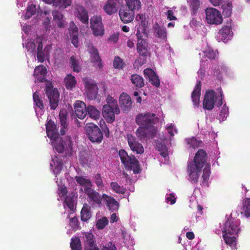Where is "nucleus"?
I'll return each mask as SVG.
<instances>
[{
  "mask_svg": "<svg viewBox=\"0 0 250 250\" xmlns=\"http://www.w3.org/2000/svg\"><path fill=\"white\" fill-rule=\"evenodd\" d=\"M207 161V154L206 152L200 149L195 154L193 161L188 163V173L191 182L196 183L201 174L203 167L205 166L203 169L202 175L203 183L207 184L210 175V165L208 164L206 165Z\"/></svg>",
  "mask_w": 250,
  "mask_h": 250,
  "instance_id": "obj_1",
  "label": "nucleus"
},
{
  "mask_svg": "<svg viewBox=\"0 0 250 250\" xmlns=\"http://www.w3.org/2000/svg\"><path fill=\"white\" fill-rule=\"evenodd\" d=\"M158 121L156 114L147 112L138 114L135 118V122L139 126L146 127L149 130L151 138H154L157 132V128L155 125Z\"/></svg>",
  "mask_w": 250,
  "mask_h": 250,
  "instance_id": "obj_2",
  "label": "nucleus"
},
{
  "mask_svg": "<svg viewBox=\"0 0 250 250\" xmlns=\"http://www.w3.org/2000/svg\"><path fill=\"white\" fill-rule=\"evenodd\" d=\"M223 92L221 89L219 91L218 96L214 90H208L205 94L203 101V107L204 109L211 110L214 107V104L216 102L218 107L223 104Z\"/></svg>",
  "mask_w": 250,
  "mask_h": 250,
  "instance_id": "obj_3",
  "label": "nucleus"
},
{
  "mask_svg": "<svg viewBox=\"0 0 250 250\" xmlns=\"http://www.w3.org/2000/svg\"><path fill=\"white\" fill-rule=\"evenodd\" d=\"M119 155L122 163L126 169H132L135 174L141 172L139 162L134 155H128L127 152L123 149L119 150Z\"/></svg>",
  "mask_w": 250,
  "mask_h": 250,
  "instance_id": "obj_4",
  "label": "nucleus"
},
{
  "mask_svg": "<svg viewBox=\"0 0 250 250\" xmlns=\"http://www.w3.org/2000/svg\"><path fill=\"white\" fill-rule=\"evenodd\" d=\"M86 134L92 143L99 144L103 139V134L100 128L93 123H87L85 126Z\"/></svg>",
  "mask_w": 250,
  "mask_h": 250,
  "instance_id": "obj_5",
  "label": "nucleus"
},
{
  "mask_svg": "<svg viewBox=\"0 0 250 250\" xmlns=\"http://www.w3.org/2000/svg\"><path fill=\"white\" fill-rule=\"evenodd\" d=\"M52 140V144L53 147L59 153L65 151L66 153L71 151L72 149V142L69 137H67L63 140L60 135Z\"/></svg>",
  "mask_w": 250,
  "mask_h": 250,
  "instance_id": "obj_6",
  "label": "nucleus"
},
{
  "mask_svg": "<svg viewBox=\"0 0 250 250\" xmlns=\"http://www.w3.org/2000/svg\"><path fill=\"white\" fill-rule=\"evenodd\" d=\"M45 94L49 101L50 109L55 110L58 107L60 101V93L56 88L51 83H48L45 87Z\"/></svg>",
  "mask_w": 250,
  "mask_h": 250,
  "instance_id": "obj_7",
  "label": "nucleus"
},
{
  "mask_svg": "<svg viewBox=\"0 0 250 250\" xmlns=\"http://www.w3.org/2000/svg\"><path fill=\"white\" fill-rule=\"evenodd\" d=\"M90 28L95 36H102L104 35V29L101 16L96 15L91 17L90 19Z\"/></svg>",
  "mask_w": 250,
  "mask_h": 250,
  "instance_id": "obj_8",
  "label": "nucleus"
},
{
  "mask_svg": "<svg viewBox=\"0 0 250 250\" xmlns=\"http://www.w3.org/2000/svg\"><path fill=\"white\" fill-rule=\"evenodd\" d=\"M206 20L209 24H219L223 19L219 11L213 8H207L206 9Z\"/></svg>",
  "mask_w": 250,
  "mask_h": 250,
  "instance_id": "obj_9",
  "label": "nucleus"
},
{
  "mask_svg": "<svg viewBox=\"0 0 250 250\" xmlns=\"http://www.w3.org/2000/svg\"><path fill=\"white\" fill-rule=\"evenodd\" d=\"M238 230V226L235 219L230 218H228L224 224L222 232L223 234L234 235L237 233Z\"/></svg>",
  "mask_w": 250,
  "mask_h": 250,
  "instance_id": "obj_10",
  "label": "nucleus"
},
{
  "mask_svg": "<svg viewBox=\"0 0 250 250\" xmlns=\"http://www.w3.org/2000/svg\"><path fill=\"white\" fill-rule=\"evenodd\" d=\"M120 113V109L119 108V111H116L115 107L113 108L109 105H104L102 108V114L103 117L108 123L111 124L115 119V114L119 115Z\"/></svg>",
  "mask_w": 250,
  "mask_h": 250,
  "instance_id": "obj_11",
  "label": "nucleus"
},
{
  "mask_svg": "<svg viewBox=\"0 0 250 250\" xmlns=\"http://www.w3.org/2000/svg\"><path fill=\"white\" fill-rule=\"evenodd\" d=\"M127 140L128 146L132 151L137 154H141L144 153V149L142 144L138 142L135 136L128 134L127 135Z\"/></svg>",
  "mask_w": 250,
  "mask_h": 250,
  "instance_id": "obj_12",
  "label": "nucleus"
},
{
  "mask_svg": "<svg viewBox=\"0 0 250 250\" xmlns=\"http://www.w3.org/2000/svg\"><path fill=\"white\" fill-rule=\"evenodd\" d=\"M85 87L86 90V94L88 98L93 100L96 98L98 94V86L91 80L85 78L83 80Z\"/></svg>",
  "mask_w": 250,
  "mask_h": 250,
  "instance_id": "obj_13",
  "label": "nucleus"
},
{
  "mask_svg": "<svg viewBox=\"0 0 250 250\" xmlns=\"http://www.w3.org/2000/svg\"><path fill=\"white\" fill-rule=\"evenodd\" d=\"M137 35L138 37L137 50L139 55L141 56L144 58V60L142 62V63L143 64L145 63L146 58L148 54L147 49L148 44L145 40L141 38L139 36L138 32H137Z\"/></svg>",
  "mask_w": 250,
  "mask_h": 250,
  "instance_id": "obj_14",
  "label": "nucleus"
},
{
  "mask_svg": "<svg viewBox=\"0 0 250 250\" xmlns=\"http://www.w3.org/2000/svg\"><path fill=\"white\" fill-rule=\"evenodd\" d=\"M119 103L122 110L124 112H128L132 107L131 97L125 93H123L120 95Z\"/></svg>",
  "mask_w": 250,
  "mask_h": 250,
  "instance_id": "obj_15",
  "label": "nucleus"
},
{
  "mask_svg": "<svg viewBox=\"0 0 250 250\" xmlns=\"http://www.w3.org/2000/svg\"><path fill=\"white\" fill-rule=\"evenodd\" d=\"M84 190L85 193L91 201L98 205H100L102 204L101 197L98 192L94 190L91 187H85Z\"/></svg>",
  "mask_w": 250,
  "mask_h": 250,
  "instance_id": "obj_16",
  "label": "nucleus"
},
{
  "mask_svg": "<svg viewBox=\"0 0 250 250\" xmlns=\"http://www.w3.org/2000/svg\"><path fill=\"white\" fill-rule=\"evenodd\" d=\"M75 112L80 119H83L87 115V107L85 104L81 101H77L74 104Z\"/></svg>",
  "mask_w": 250,
  "mask_h": 250,
  "instance_id": "obj_17",
  "label": "nucleus"
},
{
  "mask_svg": "<svg viewBox=\"0 0 250 250\" xmlns=\"http://www.w3.org/2000/svg\"><path fill=\"white\" fill-rule=\"evenodd\" d=\"M45 125L47 136L50 139H54L59 136L57 126L53 121L50 120Z\"/></svg>",
  "mask_w": 250,
  "mask_h": 250,
  "instance_id": "obj_18",
  "label": "nucleus"
},
{
  "mask_svg": "<svg viewBox=\"0 0 250 250\" xmlns=\"http://www.w3.org/2000/svg\"><path fill=\"white\" fill-rule=\"evenodd\" d=\"M47 70L43 65H39L37 66L34 72V75L35 77V82H43L46 81V75Z\"/></svg>",
  "mask_w": 250,
  "mask_h": 250,
  "instance_id": "obj_19",
  "label": "nucleus"
},
{
  "mask_svg": "<svg viewBox=\"0 0 250 250\" xmlns=\"http://www.w3.org/2000/svg\"><path fill=\"white\" fill-rule=\"evenodd\" d=\"M102 199L106 202V206L110 210L113 211L118 209L119 204L113 197L103 194Z\"/></svg>",
  "mask_w": 250,
  "mask_h": 250,
  "instance_id": "obj_20",
  "label": "nucleus"
},
{
  "mask_svg": "<svg viewBox=\"0 0 250 250\" xmlns=\"http://www.w3.org/2000/svg\"><path fill=\"white\" fill-rule=\"evenodd\" d=\"M201 82L199 81L195 86L194 89L191 93V98L193 104L195 106H198L200 103L201 96Z\"/></svg>",
  "mask_w": 250,
  "mask_h": 250,
  "instance_id": "obj_21",
  "label": "nucleus"
},
{
  "mask_svg": "<svg viewBox=\"0 0 250 250\" xmlns=\"http://www.w3.org/2000/svg\"><path fill=\"white\" fill-rule=\"evenodd\" d=\"M84 248L97 247L95 244L94 235L90 232H84L83 236Z\"/></svg>",
  "mask_w": 250,
  "mask_h": 250,
  "instance_id": "obj_22",
  "label": "nucleus"
},
{
  "mask_svg": "<svg viewBox=\"0 0 250 250\" xmlns=\"http://www.w3.org/2000/svg\"><path fill=\"white\" fill-rule=\"evenodd\" d=\"M67 112L65 110L60 111L59 115L62 126V128L60 130V133L62 135H64L67 130Z\"/></svg>",
  "mask_w": 250,
  "mask_h": 250,
  "instance_id": "obj_23",
  "label": "nucleus"
},
{
  "mask_svg": "<svg viewBox=\"0 0 250 250\" xmlns=\"http://www.w3.org/2000/svg\"><path fill=\"white\" fill-rule=\"evenodd\" d=\"M76 9L78 12L77 17L78 19L83 23L88 24L89 18L88 12L86 9L81 5H77Z\"/></svg>",
  "mask_w": 250,
  "mask_h": 250,
  "instance_id": "obj_24",
  "label": "nucleus"
},
{
  "mask_svg": "<svg viewBox=\"0 0 250 250\" xmlns=\"http://www.w3.org/2000/svg\"><path fill=\"white\" fill-rule=\"evenodd\" d=\"M128 10H120L119 16L121 21L125 23L131 22L134 18L133 12H130Z\"/></svg>",
  "mask_w": 250,
  "mask_h": 250,
  "instance_id": "obj_25",
  "label": "nucleus"
},
{
  "mask_svg": "<svg viewBox=\"0 0 250 250\" xmlns=\"http://www.w3.org/2000/svg\"><path fill=\"white\" fill-rule=\"evenodd\" d=\"M49 4H53V6L59 8H65L71 4V0H44Z\"/></svg>",
  "mask_w": 250,
  "mask_h": 250,
  "instance_id": "obj_26",
  "label": "nucleus"
},
{
  "mask_svg": "<svg viewBox=\"0 0 250 250\" xmlns=\"http://www.w3.org/2000/svg\"><path fill=\"white\" fill-rule=\"evenodd\" d=\"M91 216V207L87 204H83L81 211V220L83 222H86L88 220Z\"/></svg>",
  "mask_w": 250,
  "mask_h": 250,
  "instance_id": "obj_27",
  "label": "nucleus"
},
{
  "mask_svg": "<svg viewBox=\"0 0 250 250\" xmlns=\"http://www.w3.org/2000/svg\"><path fill=\"white\" fill-rule=\"evenodd\" d=\"M65 86L67 90H72L76 86L77 81L74 76L67 74L64 79Z\"/></svg>",
  "mask_w": 250,
  "mask_h": 250,
  "instance_id": "obj_28",
  "label": "nucleus"
},
{
  "mask_svg": "<svg viewBox=\"0 0 250 250\" xmlns=\"http://www.w3.org/2000/svg\"><path fill=\"white\" fill-rule=\"evenodd\" d=\"M89 51L90 53L92 55V62H97V67L99 68H101L103 67V64L102 60L99 56L98 50L92 46L91 48H89Z\"/></svg>",
  "mask_w": 250,
  "mask_h": 250,
  "instance_id": "obj_29",
  "label": "nucleus"
},
{
  "mask_svg": "<svg viewBox=\"0 0 250 250\" xmlns=\"http://www.w3.org/2000/svg\"><path fill=\"white\" fill-rule=\"evenodd\" d=\"M132 83L137 88H140L144 86V79L139 75L132 74L130 76Z\"/></svg>",
  "mask_w": 250,
  "mask_h": 250,
  "instance_id": "obj_30",
  "label": "nucleus"
},
{
  "mask_svg": "<svg viewBox=\"0 0 250 250\" xmlns=\"http://www.w3.org/2000/svg\"><path fill=\"white\" fill-rule=\"evenodd\" d=\"M136 134L137 137L141 140H145L148 137V136L151 137L149 130L143 126L139 127L136 130Z\"/></svg>",
  "mask_w": 250,
  "mask_h": 250,
  "instance_id": "obj_31",
  "label": "nucleus"
},
{
  "mask_svg": "<svg viewBox=\"0 0 250 250\" xmlns=\"http://www.w3.org/2000/svg\"><path fill=\"white\" fill-rule=\"evenodd\" d=\"M155 144L156 148L160 152V155L164 158L168 157V151L166 145L159 141H156Z\"/></svg>",
  "mask_w": 250,
  "mask_h": 250,
  "instance_id": "obj_32",
  "label": "nucleus"
},
{
  "mask_svg": "<svg viewBox=\"0 0 250 250\" xmlns=\"http://www.w3.org/2000/svg\"><path fill=\"white\" fill-rule=\"evenodd\" d=\"M128 9L132 11L139 10L141 7V3L140 0H125Z\"/></svg>",
  "mask_w": 250,
  "mask_h": 250,
  "instance_id": "obj_33",
  "label": "nucleus"
},
{
  "mask_svg": "<svg viewBox=\"0 0 250 250\" xmlns=\"http://www.w3.org/2000/svg\"><path fill=\"white\" fill-rule=\"evenodd\" d=\"M94 120H97L100 117V112L94 106L88 105L87 107V114Z\"/></svg>",
  "mask_w": 250,
  "mask_h": 250,
  "instance_id": "obj_34",
  "label": "nucleus"
},
{
  "mask_svg": "<svg viewBox=\"0 0 250 250\" xmlns=\"http://www.w3.org/2000/svg\"><path fill=\"white\" fill-rule=\"evenodd\" d=\"M154 31L158 38L163 40L166 39L167 32L166 28L160 26L158 24H155L154 26Z\"/></svg>",
  "mask_w": 250,
  "mask_h": 250,
  "instance_id": "obj_35",
  "label": "nucleus"
},
{
  "mask_svg": "<svg viewBox=\"0 0 250 250\" xmlns=\"http://www.w3.org/2000/svg\"><path fill=\"white\" fill-rule=\"evenodd\" d=\"M218 34L221 37V39L225 40L229 36H232V32L231 31L230 25H226L223 27L219 31Z\"/></svg>",
  "mask_w": 250,
  "mask_h": 250,
  "instance_id": "obj_36",
  "label": "nucleus"
},
{
  "mask_svg": "<svg viewBox=\"0 0 250 250\" xmlns=\"http://www.w3.org/2000/svg\"><path fill=\"white\" fill-rule=\"evenodd\" d=\"M33 99L34 105L37 106L39 109L42 110L44 109V105L42 98L40 95V93L38 91H36L33 93Z\"/></svg>",
  "mask_w": 250,
  "mask_h": 250,
  "instance_id": "obj_37",
  "label": "nucleus"
},
{
  "mask_svg": "<svg viewBox=\"0 0 250 250\" xmlns=\"http://www.w3.org/2000/svg\"><path fill=\"white\" fill-rule=\"evenodd\" d=\"M185 142L187 144V147L188 148L194 149L197 148L199 146L200 143V141L198 140L194 137L186 139Z\"/></svg>",
  "mask_w": 250,
  "mask_h": 250,
  "instance_id": "obj_38",
  "label": "nucleus"
},
{
  "mask_svg": "<svg viewBox=\"0 0 250 250\" xmlns=\"http://www.w3.org/2000/svg\"><path fill=\"white\" fill-rule=\"evenodd\" d=\"M70 246L72 250H82L81 241L79 237L71 238Z\"/></svg>",
  "mask_w": 250,
  "mask_h": 250,
  "instance_id": "obj_39",
  "label": "nucleus"
},
{
  "mask_svg": "<svg viewBox=\"0 0 250 250\" xmlns=\"http://www.w3.org/2000/svg\"><path fill=\"white\" fill-rule=\"evenodd\" d=\"M241 214H244L246 217L250 216V198H246L243 203Z\"/></svg>",
  "mask_w": 250,
  "mask_h": 250,
  "instance_id": "obj_40",
  "label": "nucleus"
},
{
  "mask_svg": "<svg viewBox=\"0 0 250 250\" xmlns=\"http://www.w3.org/2000/svg\"><path fill=\"white\" fill-rule=\"evenodd\" d=\"M36 6L33 4L29 5L26 9V13L25 14V19H29L32 16L35 15L37 13Z\"/></svg>",
  "mask_w": 250,
  "mask_h": 250,
  "instance_id": "obj_41",
  "label": "nucleus"
},
{
  "mask_svg": "<svg viewBox=\"0 0 250 250\" xmlns=\"http://www.w3.org/2000/svg\"><path fill=\"white\" fill-rule=\"evenodd\" d=\"M103 9L104 12L108 15H111L116 13L118 11V7L111 5L107 1L104 6Z\"/></svg>",
  "mask_w": 250,
  "mask_h": 250,
  "instance_id": "obj_42",
  "label": "nucleus"
},
{
  "mask_svg": "<svg viewBox=\"0 0 250 250\" xmlns=\"http://www.w3.org/2000/svg\"><path fill=\"white\" fill-rule=\"evenodd\" d=\"M110 186L112 189L117 193L124 194L126 192V188L123 186H120L117 182H112Z\"/></svg>",
  "mask_w": 250,
  "mask_h": 250,
  "instance_id": "obj_43",
  "label": "nucleus"
},
{
  "mask_svg": "<svg viewBox=\"0 0 250 250\" xmlns=\"http://www.w3.org/2000/svg\"><path fill=\"white\" fill-rule=\"evenodd\" d=\"M75 179L77 183L81 186H84V187H91L92 186L91 181L88 179H86L83 176H76Z\"/></svg>",
  "mask_w": 250,
  "mask_h": 250,
  "instance_id": "obj_44",
  "label": "nucleus"
},
{
  "mask_svg": "<svg viewBox=\"0 0 250 250\" xmlns=\"http://www.w3.org/2000/svg\"><path fill=\"white\" fill-rule=\"evenodd\" d=\"M70 64L71 68L73 69V71L77 73L81 71V68L79 65V62L74 56L71 57Z\"/></svg>",
  "mask_w": 250,
  "mask_h": 250,
  "instance_id": "obj_45",
  "label": "nucleus"
},
{
  "mask_svg": "<svg viewBox=\"0 0 250 250\" xmlns=\"http://www.w3.org/2000/svg\"><path fill=\"white\" fill-rule=\"evenodd\" d=\"M136 20L139 21L144 29L146 27L148 22L145 14H138L136 16Z\"/></svg>",
  "mask_w": 250,
  "mask_h": 250,
  "instance_id": "obj_46",
  "label": "nucleus"
},
{
  "mask_svg": "<svg viewBox=\"0 0 250 250\" xmlns=\"http://www.w3.org/2000/svg\"><path fill=\"white\" fill-rule=\"evenodd\" d=\"M107 104L105 105H109L110 107L113 108L115 107L116 111H119V106L117 103V101L112 97L108 95L106 98Z\"/></svg>",
  "mask_w": 250,
  "mask_h": 250,
  "instance_id": "obj_47",
  "label": "nucleus"
},
{
  "mask_svg": "<svg viewBox=\"0 0 250 250\" xmlns=\"http://www.w3.org/2000/svg\"><path fill=\"white\" fill-rule=\"evenodd\" d=\"M223 9V14L227 17H229L231 16L232 11V5L230 3L224 4L222 6Z\"/></svg>",
  "mask_w": 250,
  "mask_h": 250,
  "instance_id": "obj_48",
  "label": "nucleus"
},
{
  "mask_svg": "<svg viewBox=\"0 0 250 250\" xmlns=\"http://www.w3.org/2000/svg\"><path fill=\"white\" fill-rule=\"evenodd\" d=\"M113 66L115 68L123 69L125 66V62L119 57H116L113 61Z\"/></svg>",
  "mask_w": 250,
  "mask_h": 250,
  "instance_id": "obj_49",
  "label": "nucleus"
},
{
  "mask_svg": "<svg viewBox=\"0 0 250 250\" xmlns=\"http://www.w3.org/2000/svg\"><path fill=\"white\" fill-rule=\"evenodd\" d=\"M229 234H223V237L225 243L229 245L230 246H232L235 242L236 237L234 235H229Z\"/></svg>",
  "mask_w": 250,
  "mask_h": 250,
  "instance_id": "obj_50",
  "label": "nucleus"
},
{
  "mask_svg": "<svg viewBox=\"0 0 250 250\" xmlns=\"http://www.w3.org/2000/svg\"><path fill=\"white\" fill-rule=\"evenodd\" d=\"M69 225L73 230H76L79 229V221L76 216L70 219Z\"/></svg>",
  "mask_w": 250,
  "mask_h": 250,
  "instance_id": "obj_51",
  "label": "nucleus"
},
{
  "mask_svg": "<svg viewBox=\"0 0 250 250\" xmlns=\"http://www.w3.org/2000/svg\"><path fill=\"white\" fill-rule=\"evenodd\" d=\"M108 223V220L105 217H102L99 219L96 224L97 228L99 229H103Z\"/></svg>",
  "mask_w": 250,
  "mask_h": 250,
  "instance_id": "obj_52",
  "label": "nucleus"
},
{
  "mask_svg": "<svg viewBox=\"0 0 250 250\" xmlns=\"http://www.w3.org/2000/svg\"><path fill=\"white\" fill-rule=\"evenodd\" d=\"M94 182L96 186L99 188H102L104 187L103 179L100 173H97L94 176Z\"/></svg>",
  "mask_w": 250,
  "mask_h": 250,
  "instance_id": "obj_53",
  "label": "nucleus"
},
{
  "mask_svg": "<svg viewBox=\"0 0 250 250\" xmlns=\"http://www.w3.org/2000/svg\"><path fill=\"white\" fill-rule=\"evenodd\" d=\"M204 56L209 60H214L216 57V53L210 48L204 51Z\"/></svg>",
  "mask_w": 250,
  "mask_h": 250,
  "instance_id": "obj_54",
  "label": "nucleus"
},
{
  "mask_svg": "<svg viewBox=\"0 0 250 250\" xmlns=\"http://www.w3.org/2000/svg\"><path fill=\"white\" fill-rule=\"evenodd\" d=\"M149 81L152 84L155 86L156 87L160 86V80L156 74L149 78Z\"/></svg>",
  "mask_w": 250,
  "mask_h": 250,
  "instance_id": "obj_55",
  "label": "nucleus"
},
{
  "mask_svg": "<svg viewBox=\"0 0 250 250\" xmlns=\"http://www.w3.org/2000/svg\"><path fill=\"white\" fill-rule=\"evenodd\" d=\"M200 2L199 0H192L191 3V7H192L193 12L195 14L199 8Z\"/></svg>",
  "mask_w": 250,
  "mask_h": 250,
  "instance_id": "obj_56",
  "label": "nucleus"
},
{
  "mask_svg": "<svg viewBox=\"0 0 250 250\" xmlns=\"http://www.w3.org/2000/svg\"><path fill=\"white\" fill-rule=\"evenodd\" d=\"M65 203L69 209L73 210L74 208V202L72 198L67 197L65 198Z\"/></svg>",
  "mask_w": 250,
  "mask_h": 250,
  "instance_id": "obj_57",
  "label": "nucleus"
},
{
  "mask_svg": "<svg viewBox=\"0 0 250 250\" xmlns=\"http://www.w3.org/2000/svg\"><path fill=\"white\" fill-rule=\"evenodd\" d=\"M52 16L54 20L56 21L62 20L63 18V16L57 10H55L52 12Z\"/></svg>",
  "mask_w": 250,
  "mask_h": 250,
  "instance_id": "obj_58",
  "label": "nucleus"
},
{
  "mask_svg": "<svg viewBox=\"0 0 250 250\" xmlns=\"http://www.w3.org/2000/svg\"><path fill=\"white\" fill-rule=\"evenodd\" d=\"M229 108L226 104L224 105L221 110L220 116L222 117V120L226 118L228 115Z\"/></svg>",
  "mask_w": 250,
  "mask_h": 250,
  "instance_id": "obj_59",
  "label": "nucleus"
},
{
  "mask_svg": "<svg viewBox=\"0 0 250 250\" xmlns=\"http://www.w3.org/2000/svg\"><path fill=\"white\" fill-rule=\"evenodd\" d=\"M144 74L146 76H147L149 79L155 74V73L152 69L147 68L144 70Z\"/></svg>",
  "mask_w": 250,
  "mask_h": 250,
  "instance_id": "obj_60",
  "label": "nucleus"
},
{
  "mask_svg": "<svg viewBox=\"0 0 250 250\" xmlns=\"http://www.w3.org/2000/svg\"><path fill=\"white\" fill-rule=\"evenodd\" d=\"M71 39L72 43L76 47L78 46L79 40H78V34L70 36Z\"/></svg>",
  "mask_w": 250,
  "mask_h": 250,
  "instance_id": "obj_61",
  "label": "nucleus"
},
{
  "mask_svg": "<svg viewBox=\"0 0 250 250\" xmlns=\"http://www.w3.org/2000/svg\"><path fill=\"white\" fill-rule=\"evenodd\" d=\"M69 32L70 36L77 35L78 34V28L76 25H74L70 27Z\"/></svg>",
  "mask_w": 250,
  "mask_h": 250,
  "instance_id": "obj_62",
  "label": "nucleus"
},
{
  "mask_svg": "<svg viewBox=\"0 0 250 250\" xmlns=\"http://www.w3.org/2000/svg\"><path fill=\"white\" fill-rule=\"evenodd\" d=\"M123 0H107V2L116 7H119L123 3Z\"/></svg>",
  "mask_w": 250,
  "mask_h": 250,
  "instance_id": "obj_63",
  "label": "nucleus"
},
{
  "mask_svg": "<svg viewBox=\"0 0 250 250\" xmlns=\"http://www.w3.org/2000/svg\"><path fill=\"white\" fill-rule=\"evenodd\" d=\"M166 200L167 202H170L171 205L174 204L176 202V198L173 193H170L169 196L167 197Z\"/></svg>",
  "mask_w": 250,
  "mask_h": 250,
  "instance_id": "obj_64",
  "label": "nucleus"
}]
</instances>
